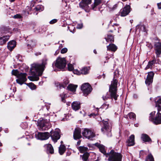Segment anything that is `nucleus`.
I'll return each instance as SVG.
<instances>
[{"label": "nucleus", "mask_w": 161, "mask_h": 161, "mask_svg": "<svg viewBox=\"0 0 161 161\" xmlns=\"http://www.w3.org/2000/svg\"><path fill=\"white\" fill-rule=\"evenodd\" d=\"M122 156L119 153L111 150V161H121Z\"/></svg>", "instance_id": "nucleus-9"}, {"label": "nucleus", "mask_w": 161, "mask_h": 161, "mask_svg": "<svg viewBox=\"0 0 161 161\" xmlns=\"http://www.w3.org/2000/svg\"><path fill=\"white\" fill-rule=\"evenodd\" d=\"M66 61L64 58H58L56 61L55 66L58 69H64L66 65Z\"/></svg>", "instance_id": "nucleus-8"}, {"label": "nucleus", "mask_w": 161, "mask_h": 161, "mask_svg": "<svg viewBox=\"0 0 161 161\" xmlns=\"http://www.w3.org/2000/svg\"><path fill=\"white\" fill-rule=\"evenodd\" d=\"M66 148L64 145L61 144L59 147V153L61 155H62L65 152Z\"/></svg>", "instance_id": "nucleus-32"}, {"label": "nucleus", "mask_w": 161, "mask_h": 161, "mask_svg": "<svg viewBox=\"0 0 161 161\" xmlns=\"http://www.w3.org/2000/svg\"><path fill=\"white\" fill-rule=\"evenodd\" d=\"M102 3V0H94V3L92 5V9L95 11L100 10V5Z\"/></svg>", "instance_id": "nucleus-17"}, {"label": "nucleus", "mask_w": 161, "mask_h": 161, "mask_svg": "<svg viewBox=\"0 0 161 161\" xmlns=\"http://www.w3.org/2000/svg\"><path fill=\"white\" fill-rule=\"evenodd\" d=\"M12 73L13 75L17 76L19 74L17 69H13L12 71Z\"/></svg>", "instance_id": "nucleus-44"}, {"label": "nucleus", "mask_w": 161, "mask_h": 161, "mask_svg": "<svg viewBox=\"0 0 161 161\" xmlns=\"http://www.w3.org/2000/svg\"><path fill=\"white\" fill-rule=\"evenodd\" d=\"M90 69V67H84L82 68L80 71L78 72V73L77 74L78 75H80L81 74L84 75L87 74L89 73V70Z\"/></svg>", "instance_id": "nucleus-28"}, {"label": "nucleus", "mask_w": 161, "mask_h": 161, "mask_svg": "<svg viewBox=\"0 0 161 161\" xmlns=\"http://www.w3.org/2000/svg\"><path fill=\"white\" fill-rule=\"evenodd\" d=\"M99 149L100 151L104 155H105L107 157H108V161H111V152L107 153H106V151L105 149V147L103 145L101 144H98L97 146Z\"/></svg>", "instance_id": "nucleus-12"}, {"label": "nucleus", "mask_w": 161, "mask_h": 161, "mask_svg": "<svg viewBox=\"0 0 161 161\" xmlns=\"http://www.w3.org/2000/svg\"><path fill=\"white\" fill-rule=\"evenodd\" d=\"M69 83V79L67 78H66L63 80V82L62 83V88H65L67 85Z\"/></svg>", "instance_id": "nucleus-36"}, {"label": "nucleus", "mask_w": 161, "mask_h": 161, "mask_svg": "<svg viewBox=\"0 0 161 161\" xmlns=\"http://www.w3.org/2000/svg\"><path fill=\"white\" fill-rule=\"evenodd\" d=\"M89 156V153L88 152H86L82 155H80V157H81L83 161H87Z\"/></svg>", "instance_id": "nucleus-34"}, {"label": "nucleus", "mask_w": 161, "mask_h": 161, "mask_svg": "<svg viewBox=\"0 0 161 161\" xmlns=\"http://www.w3.org/2000/svg\"><path fill=\"white\" fill-rule=\"evenodd\" d=\"M115 26L114 25L111 26V29H114V30H116V29H118V25H117L115 24Z\"/></svg>", "instance_id": "nucleus-51"}, {"label": "nucleus", "mask_w": 161, "mask_h": 161, "mask_svg": "<svg viewBox=\"0 0 161 161\" xmlns=\"http://www.w3.org/2000/svg\"><path fill=\"white\" fill-rule=\"evenodd\" d=\"M45 147L46 149V151L47 153H50L51 154L53 153L54 150L52 145L50 144H47Z\"/></svg>", "instance_id": "nucleus-29"}, {"label": "nucleus", "mask_w": 161, "mask_h": 161, "mask_svg": "<svg viewBox=\"0 0 161 161\" xmlns=\"http://www.w3.org/2000/svg\"><path fill=\"white\" fill-rule=\"evenodd\" d=\"M156 112L155 111L152 112L150 114L149 120L152 121L155 125H158L161 124V113L159 112H158L155 117L154 118Z\"/></svg>", "instance_id": "nucleus-3"}, {"label": "nucleus", "mask_w": 161, "mask_h": 161, "mask_svg": "<svg viewBox=\"0 0 161 161\" xmlns=\"http://www.w3.org/2000/svg\"><path fill=\"white\" fill-rule=\"evenodd\" d=\"M154 48L156 54L158 56L161 54V42H154Z\"/></svg>", "instance_id": "nucleus-20"}, {"label": "nucleus", "mask_w": 161, "mask_h": 161, "mask_svg": "<svg viewBox=\"0 0 161 161\" xmlns=\"http://www.w3.org/2000/svg\"><path fill=\"white\" fill-rule=\"evenodd\" d=\"M114 39L113 37L112 36V35H111V42H114Z\"/></svg>", "instance_id": "nucleus-61"}, {"label": "nucleus", "mask_w": 161, "mask_h": 161, "mask_svg": "<svg viewBox=\"0 0 161 161\" xmlns=\"http://www.w3.org/2000/svg\"><path fill=\"white\" fill-rule=\"evenodd\" d=\"M91 2L92 0H82L79 3L80 7L87 12L89 8L88 4Z\"/></svg>", "instance_id": "nucleus-11"}, {"label": "nucleus", "mask_w": 161, "mask_h": 161, "mask_svg": "<svg viewBox=\"0 0 161 161\" xmlns=\"http://www.w3.org/2000/svg\"><path fill=\"white\" fill-rule=\"evenodd\" d=\"M10 36L8 35H0V46H3L6 44L9 40Z\"/></svg>", "instance_id": "nucleus-14"}, {"label": "nucleus", "mask_w": 161, "mask_h": 161, "mask_svg": "<svg viewBox=\"0 0 161 161\" xmlns=\"http://www.w3.org/2000/svg\"><path fill=\"white\" fill-rule=\"evenodd\" d=\"M50 136V134L48 132H38L37 137L38 139L41 140L47 139Z\"/></svg>", "instance_id": "nucleus-13"}, {"label": "nucleus", "mask_w": 161, "mask_h": 161, "mask_svg": "<svg viewBox=\"0 0 161 161\" xmlns=\"http://www.w3.org/2000/svg\"><path fill=\"white\" fill-rule=\"evenodd\" d=\"M11 30L9 26H2L0 27V35H6V33L10 32Z\"/></svg>", "instance_id": "nucleus-22"}, {"label": "nucleus", "mask_w": 161, "mask_h": 161, "mask_svg": "<svg viewBox=\"0 0 161 161\" xmlns=\"http://www.w3.org/2000/svg\"><path fill=\"white\" fill-rule=\"evenodd\" d=\"M157 6L158 8L159 9H161V2L157 4Z\"/></svg>", "instance_id": "nucleus-57"}, {"label": "nucleus", "mask_w": 161, "mask_h": 161, "mask_svg": "<svg viewBox=\"0 0 161 161\" xmlns=\"http://www.w3.org/2000/svg\"><path fill=\"white\" fill-rule=\"evenodd\" d=\"M58 20L56 19H54L51 21H50L49 22V23L50 24H53L57 22Z\"/></svg>", "instance_id": "nucleus-50"}, {"label": "nucleus", "mask_w": 161, "mask_h": 161, "mask_svg": "<svg viewBox=\"0 0 161 161\" xmlns=\"http://www.w3.org/2000/svg\"><path fill=\"white\" fill-rule=\"evenodd\" d=\"M65 94L64 93H63L62 94L60 95V97L61 98V101L62 102L65 103Z\"/></svg>", "instance_id": "nucleus-47"}, {"label": "nucleus", "mask_w": 161, "mask_h": 161, "mask_svg": "<svg viewBox=\"0 0 161 161\" xmlns=\"http://www.w3.org/2000/svg\"><path fill=\"white\" fill-rule=\"evenodd\" d=\"M77 148L80 153H85L87 152V151L88 150L87 147L84 146L77 147Z\"/></svg>", "instance_id": "nucleus-30"}, {"label": "nucleus", "mask_w": 161, "mask_h": 161, "mask_svg": "<svg viewBox=\"0 0 161 161\" xmlns=\"http://www.w3.org/2000/svg\"><path fill=\"white\" fill-rule=\"evenodd\" d=\"M135 136L134 135H131L128 138L127 141L128 146H133L135 145Z\"/></svg>", "instance_id": "nucleus-24"}, {"label": "nucleus", "mask_w": 161, "mask_h": 161, "mask_svg": "<svg viewBox=\"0 0 161 161\" xmlns=\"http://www.w3.org/2000/svg\"><path fill=\"white\" fill-rule=\"evenodd\" d=\"M27 47L28 49L31 50L33 48L36 46V42L33 39H28L27 40Z\"/></svg>", "instance_id": "nucleus-21"}, {"label": "nucleus", "mask_w": 161, "mask_h": 161, "mask_svg": "<svg viewBox=\"0 0 161 161\" xmlns=\"http://www.w3.org/2000/svg\"><path fill=\"white\" fill-rule=\"evenodd\" d=\"M28 8L29 9V11H27V14H30V13H29V11H30L31 10V8H30V7H28Z\"/></svg>", "instance_id": "nucleus-62"}, {"label": "nucleus", "mask_w": 161, "mask_h": 161, "mask_svg": "<svg viewBox=\"0 0 161 161\" xmlns=\"http://www.w3.org/2000/svg\"><path fill=\"white\" fill-rule=\"evenodd\" d=\"M107 50L109 51H111V43H110L108 46H107Z\"/></svg>", "instance_id": "nucleus-55"}, {"label": "nucleus", "mask_w": 161, "mask_h": 161, "mask_svg": "<svg viewBox=\"0 0 161 161\" xmlns=\"http://www.w3.org/2000/svg\"><path fill=\"white\" fill-rule=\"evenodd\" d=\"M47 63L45 60H43L41 64H34L31 65V74L32 76L30 77L32 80L37 81L39 79V76L42 75L45 68Z\"/></svg>", "instance_id": "nucleus-1"}, {"label": "nucleus", "mask_w": 161, "mask_h": 161, "mask_svg": "<svg viewBox=\"0 0 161 161\" xmlns=\"http://www.w3.org/2000/svg\"><path fill=\"white\" fill-rule=\"evenodd\" d=\"M83 136L90 140H93V138L95 136V133L91 130L85 128L82 131Z\"/></svg>", "instance_id": "nucleus-7"}, {"label": "nucleus", "mask_w": 161, "mask_h": 161, "mask_svg": "<svg viewBox=\"0 0 161 161\" xmlns=\"http://www.w3.org/2000/svg\"><path fill=\"white\" fill-rule=\"evenodd\" d=\"M148 64H149V65L152 67V66L153 65L152 63H151L150 61L148 63Z\"/></svg>", "instance_id": "nucleus-63"}, {"label": "nucleus", "mask_w": 161, "mask_h": 161, "mask_svg": "<svg viewBox=\"0 0 161 161\" xmlns=\"http://www.w3.org/2000/svg\"><path fill=\"white\" fill-rule=\"evenodd\" d=\"M141 138L142 140L145 142H148L151 143L152 141L150 137L147 134H143L141 135Z\"/></svg>", "instance_id": "nucleus-25"}, {"label": "nucleus", "mask_w": 161, "mask_h": 161, "mask_svg": "<svg viewBox=\"0 0 161 161\" xmlns=\"http://www.w3.org/2000/svg\"><path fill=\"white\" fill-rule=\"evenodd\" d=\"M136 28L137 30H139L140 31H141L142 32H147V30L144 25H138L136 26Z\"/></svg>", "instance_id": "nucleus-33"}, {"label": "nucleus", "mask_w": 161, "mask_h": 161, "mask_svg": "<svg viewBox=\"0 0 161 161\" xmlns=\"http://www.w3.org/2000/svg\"><path fill=\"white\" fill-rule=\"evenodd\" d=\"M150 62H151V63H152L153 64L156 63V60L155 58L153 59L152 61H150Z\"/></svg>", "instance_id": "nucleus-53"}, {"label": "nucleus", "mask_w": 161, "mask_h": 161, "mask_svg": "<svg viewBox=\"0 0 161 161\" xmlns=\"http://www.w3.org/2000/svg\"><path fill=\"white\" fill-rule=\"evenodd\" d=\"M118 49V47L114 44L111 43V52H115Z\"/></svg>", "instance_id": "nucleus-40"}, {"label": "nucleus", "mask_w": 161, "mask_h": 161, "mask_svg": "<svg viewBox=\"0 0 161 161\" xmlns=\"http://www.w3.org/2000/svg\"><path fill=\"white\" fill-rule=\"evenodd\" d=\"M77 87V85H74L71 84L68 86L67 88L70 91L72 92H75L76 91V89Z\"/></svg>", "instance_id": "nucleus-31"}, {"label": "nucleus", "mask_w": 161, "mask_h": 161, "mask_svg": "<svg viewBox=\"0 0 161 161\" xmlns=\"http://www.w3.org/2000/svg\"><path fill=\"white\" fill-rule=\"evenodd\" d=\"M81 132L80 128H77L75 129L73 133V138L75 140H77L81 138Z\"/></svg>", "instance_id": "nucleus-15"}, {"label": "nucleus", "mask_w": 161, "mask_h": 161, "mask_svg": "<svg viewBox=\"0 0 161 161\" xmlns=\"http://www.w3.org/2000/svg\"><path fill=\"white\" fill-rule=\"evenodd\" d=\"M55 86L58 88V87L60 89L62 87V83H60L58 82H55L54 83Z\"/></svg>", "instance_id": "nucleus-43"}, {"label": "nucleus", "mask_w": 161, "mask_h": 161, "mask_svg": "<svg viewBox=\"0 0 161 161\" xmlns=\"http://www.w3.org/2000/svg\"><path fill=\"white\" fill-rule=\"evenodd\" d=\"M13 17L14 19H20L22 18V16L20 14H17L14 15Z\"/></svg>", "instance_id": "nucleus-46"}, {"label": "nucleus", "mask_w": 161, "mask_h": 161, "mask_svg": "<svg viewBox=\"0 0 161 161\" xmlns=\"http://www.w3.org/2000/svg\"><path fill=\"white\" fill-rule=\"evenodd\" d=\"M68 51V49L66 48H64L61 50V53L64 54L66 53Z\"/></svg>", "instance_id": "nucleus-48"}, {"label": "nucleus", "mask_w": 161, "mask_h": 161, "mask_svg": "<svg viewBox=\"0 0 161 161\" xmlns=\"http://www.w3.org/2000/svg\"><path fill=\"white\" fill-rule=\"evenodd\" d=\"M156 107L157 108L158 112L161 111V97H158L155 99Z\"/></svg>", "instance_id": "nucleus-23"}, {"label": "nucleus", "mask_w": 161, "mask_h": 161, "mask_svg": "<svg viewBox=\"0 0 161 161\" xmlns=\"http://www.w3.org/2000/svg\"><path fill=\"white\" fill-rule=\"evenodd\" d=\"M36 11L40 12L43 10V8L42 5H37L34 8Z\"/></svg>", "instance_id": "nucleus-38"}, {"label": "nucleus", "mask_w": 161, "mask_h": 161, "mask_svg": "<svg viewBox=\"0 0 161 161\" xmlns=\"http://www.w3.org/2000/svg\"><path fill=\"white\" fill-rule=\"evenodd\" d=\"M117 7V4H115L114 6L112 8H111V10H114L115 9H116Z\"/></svg>", "instance_id": "nucleus-54"}, {"label": "nucleus", "mask_w": 161, "mask_h": 161, "mask_svg": "<svg viewBox=\"0 0 161 161\" xmlns=\"http://www.w3.org/2000/svg\"><path fill=\"white\" fill-rule=\"evenodd\" d=\"M103 98L104 100H105V99H107L108 98H111V85H109L108 93V92L106 95L105 96H103Z\"/></svg>", "instance_id": "nucleus-35"}, {"label": "nucleus", "mask_w": 161, "mask_h": 161, "mask_svg": "<svg viewBox=\"0 0 161 161\" xmlns=\"http://www.w3.org/2000/svg\"><path fill=\"white\" fill-rule=\"evenodd\" d=\"M13 31L14 32H17L20 31V30L17 28H14L13 29Z\"/></svg>", "instance_id": "nucleus-56"}, {"label": "nucleus", "mask_w": 161, "mask_h": 161, "mask_svg": "<svg viewBox=\"0 0 161 161\" xmlns=\"http://www.w3.org/2000/svg\"><path fill=\"white\" fill-rule=\"evenodd\" d=\"M37 0H33L31 2V7H33L34 5L36 3Z\"/></svg>", "instance_id": "nucleus-49"}, {"label": "nucleus", "mask_w": 161, "mask_h": 161, "mask_svg": "<svg viewBox=\"0 0 161 161\" xmlns=\"http://www.w3.org/2000/svg\"><path fill=\"white\" fill-rule=\"evenodd\" d=\"M145 161H154L153 156L151 154H149L147 156Z\"/></svg>", "instance_id": "nucleus-37"}, {"label": "nucleus", "mask_w": 161, "mask_h": 161, "mask_svg": "<svg viewBox=\"0 0 161 161\" xmlns=\"http://www.w3.org/2000/svg\"><path fill=\"white\" fill-rule=\"evenodd\" d=\"M99 124H100L102 127L101 130L103 133H104L106 131H107L108 130L109 128V125L107 121H101Z\"/></svg>", "instance_id": "nucleus-18"}, {"label": "nucleus", "mask_w": 161, "mask_h": 161, "mask_svg": "<svg viewBox=\"0 0 161 161\" xmlns=\"http://www.w3.org/2000/svg\"><path fill=\"white\" fill-rule=\"evenodd\" d=\"M130 6L127 5L120 10V14L121 16H125L130 12Z\"/></svg>", "instance_id": "nucleus-19"}, {"label": "nucleus", "mask_w": 161, "mask_h": 161, "mask_svg": "<svg viewBox=\"0 0 161 161\" xmlns=\"http://www.w3.org/2000/svg\"><path fill=\"white\" fill-rule=\"evenodd\" d=\"M97 113L95 114V113H92L88 115V116L90 117V118H91L92 117L93 118H95L98 115V112L99 109L98 108V109H97Z\"/></svg>", "instance_id": "nucleus-42"}, {"label": "nucleus", "mask_w": 161, "mask_h": 161, "mask_svg": "<svg viewBox=\"0 0 161 161\" xmlns=\"http://www.w3.org/2000/svg\"><path fill=\"white\" fill-rule=\"evenodd\" d=\"M81 141L80 140L79 141H78V142H77V144L76 145V146H79L80 144V143H81Z\"/></svg>", "instance_id": "nucleus-59"}, {"label": "nucleus", "mask_w": 161, "mask_h": 161, "mask_svg": "<svg viewBox=\"0 0 161 161\" xmlns=\"http://www.w3.org/2000/svg\"><path fill=\"white\" fill-rule=\"evenodd\" d=\"M81 90L84 93V95L87 96L92 90L91 86L88 83H85L82 85Z\"/></svg>", "instance_id": "nucleus-6"}, {"label": "nucleus", "mask_w": 161, "mask_h": 161, "mask_svg": "<svg viewBox=\"0 0 161 161\" xmlns=\"http://www.w3.org/2000/svg\"><path fill=\"white\" fill-rule=\"evenodd\" d=\"M67 66L68 70L69 71H72L74 70V66L72 64H68Z\"/></svg>", "instance_id": "nucleus-41"}, {"label": "nucleus", "mask_w": 161, "mask_h": 161, "mask_svg": "<svg viewBox=\"0 0 161 161\" xmlns=\"http://www.w3.org/2000/svg\"><path fill=\"white\" fill-rule=\"evenodd\" d=\"M60 130L59 129H56L54 130H51L50 132V136L52 140L55 143L60 137Z\"/></svg>", "instance_id": "nucleus-5"}, {"label": "nucleus", "mask_w": 161, "mask_h": 161, "mask_svg": "<svg viewBox=\"0 0 161 161\" xmlns=\"http://www.w3.org/2000/svg\"><path fill=\"white\" fill-rule=\"evenodd\" d=\"M119 70L116 69L114 72V78L113 82H111V99H114V100H117L119 95L117 93L118 80L119 76Z\"/></svg>", "instance_id": "nucleus-2"}, {"label": "nucleus", "mask_w": 161, "mask_h": 161, "mask_svg": "<svg viewBox=\"0 0 161 161\" xmlns=\"http://www.w3.org/2000/svg\"><path fill=\"white\" fill-rule=\"evenodd\" d=\"M16 42L15 41L13 40L8 42L7 47L10 51H12L16 47Z\"/></svg>", "instance_id": "nucleus-27"}, {"label": "nucleus", "mask_w": 161, "mask_h": 161, "mask_svg": "<svg viewBox=\"0 0 161 161\" xmlns=\"http://www.w3.org/2000/svg\"><path fill=\"white\" fill-rule=\"evenodd\" d=\"M38 122L40 129L42 131L47 130L51 127L50 123L47 119L41 118Z\"/></svg>", "instance_id": "nucleus-4"}, {"label": "nucleus", "mask_w": 161, "mask_h": 161, "mask_svg": "<svg viewBox=\"0 0 161 161\" xmlns=\"http://www.w3.org/2000/svg\"><path fill=\"white\" fill-rule=\"evenodd\" d=\"M154 73L153 72H150L148 73V75L145 80V83L147 85L149 86L153 81Z\"/></svg>", "instance_id": "nucleus-16"}, {"label": "nucleus", "mask_w": 161, "mask_h": 161, "mask_svg": "<svg viewBox=\"0 0 161 161\" xmlns=\"http://www.w3.org/2000/svg\"><path fill=\"white\" fill-rule=\"evenodd\" d=\"M93 53L95 54H97V52L96 49H94L93 50Z\"/></svg>", "instance_id": "nucleus-64"}, {"label": "nucleus", "mask_w": 161, "mask_h": 161, "mask_svg": "<svg viewBox=\"0 0 161 161\" xmlns=\"http://www.w3.org/2000/svg\"><path fill=\"white\" fill-rule=\"evenodd\" d=\"M27 74L26 73H20L17 76L18 79H16L17 82L21 85L27 80L26 78Z\"/></svg>", "instance_id": "nucleus-10"}, {"label": "nucleus", "mask_w": 161, "mask_h": 161, "mask_svg": "<svg viewBox=\"0 0 161 161\" xmlns=\"http://www.w3.org/2000/svg\"><path fill=\"white\" fill-rule=\"evenodd\" d=\"M29 86L32 90H35L36 88V86L32 83H30Z\"/></svg>", "instance_id": "nucleus-45"}, {"label": "nucleus", "mask_w": 161, "mask_h": 161, "mask_svg": "<svg viewBox=\"0 0 161 161\" xmlns=\"http://www.w3.org/2000/svg\"><path fill=\"white\" fill-rule=\"evenodd\" d=\"M71 154V153L70 151H68L66 153V156H70Z\"/></svg>", "instance_id": "nucleus-60"}, {"label": "nucleus", "mask_w": 161, "mask_h": 161, "mask_svg": "<svg viewBox=\"0 0 161 161\" xmlns=\"http://www.w3.org/2000/svg\"><path fill=\"white\" fill-rule=\"evenodd\" d=\"M149 65H150L149 64H148L147 65V66H146V68H145V69H148L149 68H151V67H150V66Z\"/></svg>", "instance_id": "nucleus-58"}, {"label": "nucleus", "mask_w": 161, "mask_h": 161, "mask_svg": "<svg viewBox=\"0 0 161 161\" xmlns=\"http://www.w3.org/2000/svg\"><path fill=\"white\" fill-rule=\"evenodd\" d=\"M147 47H148L150 49H151L152 48V46L150 43H148L147 44Z\"/></svg>", "instance_id": "nucleus-52"}, {"label": "nucleus", "mask_w": 161, "mask_h": 161, "mask_svg": "<svg viewBox=\"0 0 161 161\" xmlns=\"http://www.w3.org/2000/svg\"><path fill=\"white\" fill-rule=\"evenodd\" d=\"M128 115L130 119H132L133 120L136 119V116L134 113L130 112L128 114Z\"/></svg>", "instance_id": "nucleus-39"}, {"label": "nucleus", "mask_w": 161, "mask_h": 161, "mask_svg": "<svg viewBox=\"0 0 161 161\" xmlns=\"http://www.w3.org/2000/svg\"><path fill=\"white\" fill-rule=\"evenodd\" d=\"M71 107L73 110L77 111L80 108V103L78 101L74 102L71 104Z\"/></svg>", "instance_id": "nucleus-26"}]
</instances>
